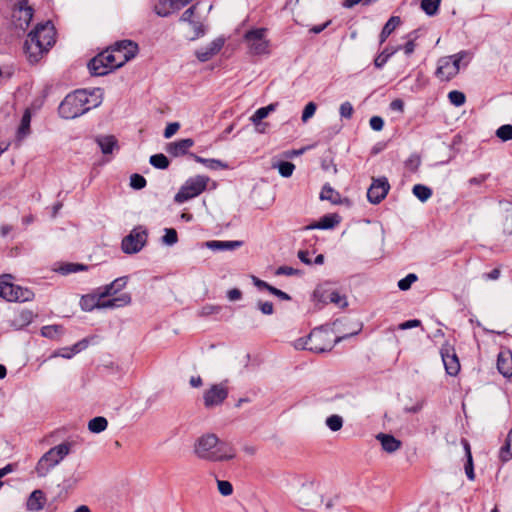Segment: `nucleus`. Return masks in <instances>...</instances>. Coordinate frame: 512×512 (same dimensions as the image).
I'll list each match as a JSON object with an SVG mask.
<instances>
[{"instance_id":"f257e3e1","label":"nucleus","mask_w":512,"mask_h":512,"mask_svg":"<svg viewBox=\"0 0 512 512\" xmlns=\"http://www.w3.org/2000/svg\"><path fill=\"white\" fill-rule=\"evenodd\" d=\"M102 100L103 91L101 88H95L91 91L86 89L76 90L68 94L60 103L59 115L65 119H74L92 108L98 107Z\"/></svg>"},{"instance_id":"f03ea898","label":"nucleus","mask_w":512,"mask_h":512,"mask_svg":"<svg viewBox=\"0 0 512 512\" xmlns=\"http://www.w3.org/2000/svg\"><path fill=\"white\" fill-rule=\"evenodd\" d=\"M55 43V29L50 21L38 24L24 42V52L30 63L42 59Z\"/></svg>"},{"instance_id":"7ed1b4c3","label":"nucleus","mask_w":512,"mask_h":512,"mask_svg":"<svg viewBox=\"0 0 512 512\" xmlns=\"http://www.w3.org/2000/svg\"><path fill=\"white\" fill-rule=\"evenodd\" d=\"M195 455L212 462L229 461L236 456L235 449L228 443L220 442L215 434H204L194 444Z\"/></svg>"},{"instance_id":"20e7f679","label":"nucleus","mask_w":512,"mask_h":512,"mask_svg":"<svg viewBox=\"0 0 512 512\" xmlns=\"http://www.w3.org/2000/svg\"><path fill=\"white\" fill-rule=\"evenodd\" d=\"M361 330V326H358L356 330L345 334L340 337H335L332 339V333L329 330L316 328L311 331V333L305 339H298L295 342V347L297 349H305L314 353H323L332 350L335 344L339 343L343 339H346L350 336L357 335Z\"/></svg>"},{"instance_id":"39448f33","label":"nucleus","mask_w":512,"mask_h":512,"mask_svg":"<svg viewBox=\"0 0 512 512\" xmlns=\"http://www.w3.org/2000/svg\"><path fill=\"white\" fill-rule=\"evenodd\" d=\"M73 447L72 442H62L50 448L37 462L35 471L39 477H45L51 469L56 467L67 455L70 454Z\"/></svg>"},{"instance_id":"423d86ee","label":"nucleus","mask_w":512,"mask_h":512,"mask_svg":"<svg viewBox=\"0 0 512 512\" xmlns=\"http://www.w3.org/2000/svg\"><path fill=\"white\" fill-rule=\"evenodd\" d=\"M12 276L3 275L0 279V297L9 302H28L34 299V293L28 288L10 282Z\"/></svg>"},{"instance_id":"0eeeda50","label":"nucleus","mask_w":512,"mask_h":512,"mask_svg":"<svg viewBox=\"0 0 512 512\" xmlns=\"http://www.w3.org/2000/svg\"><path fill=\"white\" fill-rule=\"evenodd\" d=\"M208 182L209 177L204 175L190 177L175 195V202L184 203L189 199L200 195L206 189Z\"/></svg>"},{"instance_id":"6e6552de","label":"nucleus","mask_w":512,"mask_h":512,"mask_svg":"<svg viewBox=\"0 0 512 512\" xmlns=\"http://www.w3.org/2000/svg\"><path fill=\"white\" fill-rule=\"evenodd\" d=\"M266 31L265 28H257L245 33L244 40L251 54L263 55L269 53L270 42L266 38Z\"/></svg>"},{"instance_id":"1a4fd4ad","label":"nucleus","mask_w":512,"mask_h":512,"mask_svg":"<svg viewBox=\"0 0 512 512\" xmlns=\"http://www.w3.org/2000/svg\"><path fill=\"white\" fill-rule=\"evenodd\" d=\"M229 395L228 381L212 384L203 393V404L206 409L221 406Z\"/></svg>"},{"instance_id":"9d476101","label":"nucleus","mask_w":512,"mask_h":512,"mask_svg":"<svg viewBox=\"0 0 512 512\" xmlns=\"http://www.w3.org/2000/svg\"><path fill=\"white\" fill-rule=\"evenodd\" d=\"M12 5V23L16 28L25 30L28 28L32 17L33 9L28 5V0H10Z\"/></svg>"},{"instance_id":"9b49d317","label":"nucleus","mask_w":512,"mask_h":512,"mask_svg":"<svg viewBox=\"0 0 512 512\" xmlns=\"http://www.w3.org/2000/svg\"><path fill=\"white\" fill-rule=\"evenodd\" d=\"M147 232L142 227L134 228L121 243V248L126 254H134L139 252L146 244Z\"/></svg>"},{"instance_id":"f8f14e48","label":"nucleus","mask_w":512,"mask_h":512,"mask_svg":"<svg viewBox=\"0 0 512 512\" xmlns=\"http://www.w3.org/2000/svg\"><path fill=\"white\" fill-rule=\"evenodd\" d=\"M390 189L389 182L386 177L373 179L367 191V198L372 204H379L388 194Z\"/></svg>"},{"instance_id":"ddd939ff","label":"nucleus","mask_w":512,"mask_h":512,"mask_svg":"<svg viewBox=\"0 0 512 512\" xmlns=\"http://www.w3.org/2000/svg\"><path fill=\"white\" fill-rule=\"evenodd\" d=\"M111 49L116 57L119 55L122 60H118V64L123 66L125 63L133 59L138 53V45L131 40H122L116 42Z\"/></svg>"},{"instance_id":"4468645a","label":"nucleus","mask_w":512,"mask_h":512,"mask_svg":"<svg viewBox=\"0 0 512 512\" xmlns=\"http://www.w3.org/2000/svg\"><path fill=\"white\" fill-rule=\"evenodd\" d=\"M224 38L218 37L210 42L207 46L196 50L195 55L200 62H207L217 55L223 48Z\"/></svg>"},{"instance_id":"2eb2a0df","label":"nucleus","mask_w":512,"mask_h":512,"mask_svg":"<svg viewBox=\"0 0 512 512\" xmlns=\"http://www.w3.org/2000/svg\"><path fill=\"white\" fill-rule=\"evenodd\" d=\"M452 66L450 67V78L457 75L461 69H464L472 60V53L469 51H460L450 56Z\"/></svg>"},{"instance_id":"dca6fc26","label":"nucleus","mask_w":512,"mask_h":512,"mask_svg":"<svg viewBox=\"0 0 512 512\" xmlns=\"http://www.w3.org/2000/svg\"><path fill=\"white\" fill-rule=\"evenodd\" d=\"M98 297V309L120 308L131 303V296L129 293H122L118 297L105 300V297H100V289H98Z\"/></svg>"},{"instance_id":"f3484780","label":"nucleus","mask_w":512,"mask_h":512,"mask_svg":"<svg viewBox=\"0 0 512 512\" xmlns=\"http://www.w3.org/2000/svg\"><path fill=\"white\" fill-rule=\"evenodd\" d=\"M194 140L191 138L181 139L170 142L166 146V151L173 157H179L187 154L188 150L193 147Z\"/></svg>"},{"instance_id":"a211bd4d","label":"nucleus","mask_w":512,"mask_h":512,"mask_svg":"<svg viewBox=\"0 0 512 512\" xmlns=\"http://www.w3.org/2000/svg\"><path fill=\"white\" fill-rule=\"evenodd\" d=\"M195 11L196 5H192L183 12V14L180 17V21L189 23L195 32L194 38H197L204 34V30L202 23L198 19H196Z\"/></svg>"},{"instance_id":"6ab92c4d","label":"nucleus","mask_w":512,"mask_h":512,"mask_svg":"<svg viewBox=\"0 0 512 512\" xmlns=\"http://www.w3.org/2000/svg\"><path fill=\"white\" fill-rule=\"evenodd\" d=\"M128 283V277L122 276L115 279L108 285H105L100 289V297H110L121 291Z\"/></svg>"},{"instance_id":"aec40b11","label":"nucleus","mask_w":512,"mask_h":512,"mask_svg":"<svg viewBox=\"0 0 512 512\" xmlns=\"http://www.w3.org/2000/svg\"><path fill=\"white\" fill-rule=\"evenodd\" d=\"M497 369L504 377L512 376V353L502 351L498 354Z\"/></svg>"},{"instance_id":"412c9836","label":"nucleus","mask_w":512,"mask_h":512,"mask_svg":"<svg viewBox=\"0 0 512 512\" xmlns=\"http://www.w3.org/2000/svg\"><path fill=\"white\" fill-rule=\"evenodd\" d=\"M376 439L381 443L382 449L387 453H394L400 449L402 443L390 434L379 433Z\"/></svg>"},{"instance_id":"4be33fe9","label":"nucleus","mask_w":512,"mask_h":512,"mask_svg":"<svg viewBox=\"0 0 512 512\" xmlns=\"http://www.w3.org/2000/svg\"><path fill=\"white\" fill-rule=\"evenodd\" d=\"M46 503V497L42 490H34L28 497L26 506L30 511H40L44 508Z\"/></svg>"},{"instance_id":"5701e85b","label":"nucleus","mask_w":512,"mask_h":512,"mask_svg":"<svg viewBox=\"0 0 512 512\" xmlns=\"http://www.w3.org/2000/svg\"><path fill=\"white\" fill-rule=\"evenodd\" d=\"M205 246L212 251H232L242 246L241 241L211 240L205 242Z\"/></svg>"},{"instance_id":"b1692460","label":"nucleus","mask_w":512,"mask_h":512,"mask_svg":"<svg viewBox=\"0 0 512 512\" xmlns=\"http://www.w3.org/2000/svg\"><path fill=\"white\" fill-rule=\"evenodd\" d=\"M88 68L90 73L96 76L106 75L110 72L105 64L102 52L89 61Z\"/></svg>"},{"instance_id":"393cba45","label":"nucleus","mask_w":512,"mask_h":512,"mask_svg":"<svg viewBox=\"0 0 512 512\" xmlns=\"http://www.w3.org/2000/svg\"><path fill=\"white\" fill-rule=\"evenodd\" d=\"M461 444L463 445V450L466 457V462L464 464L465 474L469 480L473 481L475 479V473L470 444L466 439H462Z\"/></svg>"},{"instance_id":"a878e982","label":"nucleus","mask_w":512,"mask_h":512,"mask_svg":"<svg viewBox=\"0 0 512 512\" xmlns=\"http://www.w3.org/2000/svg\"><path fill=\"white\" fill-rule=\"evenodd\" d=\"M339 216L336 214H328L323 216L317 223L307 227V229H331L339 223Z\"/></svg>"},{"instance_id":"bb28decb","label":"nucleus","mask_w":512,"mask_h":512,"mask_svg":"<svg viewBox=\"0 0 512 512\" xmlns=\"http://www.w3.org/2000/svg\"><path fill=\"white\" fill-rule=\"evenodd\" d=\"M96 142L100 147L103 154H111L115 147H117V140L114 136H99Z\"/></svg>"},{"instance_id":"cd10ccee","label":"nucleus","mask_w":512,"mask_h":512,"mask_svg":"<svg viewBox=\"0 0 512 512\" xmlns=\"http://www.w3.org/2000/svg\"><path fill=\"white\" fill-rule=\"evenodd\" d=\"M401 20L398 16H392L384 25L380 35L379 42L383 44L386 39L390 36V34L399 26Z\"/></svg>"},{"instance_id":"c85d7f7f","label":"nucleus","mask_w":512,"mask_h":512,"mask_svg":"<svg viewBox=\"0 0 512 512\" xmlns=\"http://www.w3.org/2000/svg\"><path fill=\"white\" fill-rule=\"evenodd\" d=\"M400 49H402L401 46L396 47H386L379 55L376 56L374 59V65L377 68H382L390 59L391 56H393L395 53H397Z\"/></svg>"},{"instance_id":"c756f323","label":"nucleus","mask_w":512,"mask_h":512,"mask_svg":"<svg viewBox=\"0 0 512 512\" xmlns=\"http://www.w3.org/2000/svg\"><path fill=\"white\" fill-rule=\"evenodd\" d=\"M190 156L197 162L203 164L205 167L211 170L217 169H226L228 167L227 164L218 159H208L198 156L196 154H190Z\"/></svg>"},{"instance_id":"7c9ffc66","label":"nucleus","mask_w":512,"mask_h":512,"mask_svg":"<svg viewBox=\"0 0 512 512\" xmlns=\"http://www.w3.org/2000/svg\"><path fill=\"white\" fill-rule=\"evenodd\" d=\"M276 107L277 103H271L268 106L257 109L255 113L250 117L251 122L254 125H259L264 118H266L271 112H273L276 109Z\"/></svg>"},{"instance_id":"2f4dec72","label":"nucleus","mask_w":512,"mask_h":512,"mask_svg":"<svg viewBox=\"0 0 512 512\" xmlns=\"http://www.w3.org/2000/svg\"><path fill=\"white\" fill-rule=\"evenodd\" d=\"M499 458L502 462L512 459V428L508 432L504 445L500 448Z\"/></svg>"},{"instance_id":"473e14b6","label":"nucleus","mask_w":512,"mask_h":512,"mask_svg":"<svg viewBox=\"0 0 512 512\" xmlns=\"http://www.w3.org/2000/svg\"><path fill=\"white\" fill-rule=\"evenodd\" d=\"M320 198L321 200H328L333 204H339L341 202V195L329 184L323 186L320 193Z\"/></svg>"},{"instance_id":"72a5a7b5","label":"nucleus","mask_w":512,"mask_h":512,"mask_svg":"<svg viewBox=\"0 0 512 512\" xmlns=\"http://www.w3.org/2000/svg\"><path fill=\"white\" fill-rule=\"evenodd\" d=\"M33 318L34 314L31 310H23L13 320V326L17 329H21L29 325L33 321Z\"/></svg>"},{"instance_id":"f704fd0d","label":"nucleus","mask_w":512,"mask_h":512,"mask_svg":"<svg viewBox=\"0 0 512 512\" xmlns=\"http://www.w3.org/2000/svg\"><path fill=\"white\" fill-rule=\"evenodd\" d=\"M107 426L108 421L102 416L94 417L88 422V429L92 433H101L106 430Z\"/></svg>"},{"instance_id":"c9c22d12","label":"nucleus","mask_w":512,"mask_h":512,"mask_svg":"<svg viewBox=\"0 0 512 512\" xmlns=\"http://www.w3.org/2000/svg\"><path fill=\"white\" fill-rule=\"evenodd\" d=\"M87 269H88V267L86 265H84V264H80V263H64V264H61L59 266L57 271L60 274H62V275H68V274L77 273V272H80V271H85Z\"/></svg>"},{"instance_id":"e433bc0d","label":"nucleus","mask_w":512,"mask_h":512,"mask_svg":"<svg viewBox=\"0 0 512 512\" xmlns=\"http://www.w3.org/2000/svg\"><path fill=\"white\" fill-rule=\"evenodd\" d=\"M103 58L105 60V64L107 65L110 71L120 68L121 64H118V60H122L119 55L116 57L115 53L111 49V47L102 52Z\"/></svg>"},{"instance_id":"4c0bfd02","label":"nucleus","mask_w":512,"mask_h":512,"mask_svg":"<svg viewBox=\"0 0 512 512\" xmlns=\"http://www.w3.org/2000/svg\"><path fill=\"white\" fill-rule=\"evenodd\" d=\"M99 297L98 292L94 295H85L80 300L81 309L84 311H92L98 309Z\"/></svg>"},{"instance_id":"58836bf2","label":"nucleus","mask_w":512,"mask_h":512,"mask_svg":"<svg viewBox=\"0 0 512 512\" xmlns=\"http://www.w3.org/2000/svg\"><path fill=\"white\" fill-rule=\"evenodd\" d=\"M31 114L26 110L22 116L20 126L18 128L17 136L19 139L25 138L30 132Z\"/></svg>"},{"instance_id":"ea45409f","label":"nucleus","mask_w":512,"mask_h":512,"mask_svg":"<svg viewBox=\"0 0 512 512\" xmlns=\"http://www.w3.org/2000/svg\"><path fill=\"white\" fill-rule=\"evenodd\" d=\"M63 333L61 325H47L41 328V335L46 338L56 339Z\"/></svg>"},{"instance_id":"a19ab883","label":"nucleus","mask_w":512,"mask_h":512,"mask_svg":"<svg viewBox=\"0 0 512 512\" xmlns=\"http://www.w3.org/2000/svg\"><path fill=\"white\" fill-rule=\"evenodd\" d=\"M412 192L414 196L417 197L421 202L427 201L432 195V190L422 184L414 185Z\"/></svg>"},{"instance_id":"79ce46f5","label":"nucleus","mask_w":512,"mask_h":512,"mask_svg":"<svg viewBox=\"0 0 512 512\" xmlns=\"http://www.w3.org/2000/svg\"><path fill=\"white\" fill-rule=\"evenodd\" d=\"M272 167L277 168L279 174L285 178L290 177L295 170V165L288 161L278 162L276 164H273Z\"/></svg>"},{"instance_id":"37998d69","label":"nucleus","mask_w":512,"mask_h":512,"mask_svg":"<svg viewBox=\"0 0 512 512\" xmlns=\"http://www.w3.org/2000/svg\"><path fill=\"white\" fill-rule=\"evenodd\" d=\"M150 164L157 169H167L169 166L168 158L162 154H154L149 159Z\"/></svg>"},{"instance_id":"c03bdc74","label":"nucleus","mask_w":512,"mask_h":512,"mask_svg":"<svg viewBox=\"0 0 512 512\" xmlns=\"http://www.w3.org/2000/svg\"><path fill=\"white\" fill-rule=\"evenodd\" d=\"M441 0H422L421 9L429 16L437 13Z\"/></svg>"},{"instance_id":"a18cd8bd","label":"nucleus","mask_w":512,"mask_h":512,"mask_svg":"<svg viewBox=\"0 0 512 512\" xmlns=\"http://www.w3.org/2000/svg\"><path fill=\"white\" fill-rule=\"evenodd\" d=\"M326 426L333 432L339 431L343 427V418L337 414H333L326 418Z\"/></svg>"},{"instance_id":"49530a36","label":"nucleus","mask_w":512,"mask_h":512,"mask_svg":"<svg viewBox=\"0 0 512 512\" xmlns=\"http://www.w3.org/2000/svg\"><path fill=\"white\" fill-rule=\"evenodd\" d=\"M418 280V276L414 273H409L404 278L398 281V288L401 291H407L411 288L412 284Z\"/></svg>"},{"instance_id":"de8ad7c7","label":"nucleus","mask_w":512,"mask_h":512,"mask_svg":"<svg viewBox=\"0 0 512 512\" xmlns=\"http://www.w3.org/2000/svg\"><path fill=\"white\" fill-rule=\"evenodd\" d=\"M164 236L162 237V243L167 246H172L177 243L178 241V235L175 229L173 228H166L164 229Z\"/></svg>"},{"instance_id":"09e8293b","label":"nucleus","mask_w":512,"mask_h":512,"mask_svg":"<svg viewBox=\"0 0 512 512\" xmlns=\"http://www.w3.org/2000/svg\"><path fill=\"white\" fill-rule=\"evenodd\" d=\"M496 136L504 142L512 140V125L505 124L500 126L496 130Z\"/></svg>"},{"instance_id":"8fccbe9b","label":"nucleus","mask_w":512,"mask_h":512,"mask_svg":"<svg viewBox=\"0 0 512 512\" xmlns=\"http://www.w3.org/2000/svg\"><path fill=\"white\" fill-rule=\"evenodd\" d=\"M328 298L331 303H334L340 308H344L348 305L346 297L337 291H332Z\"/></svg>"},{"instance_id":"3c124183","label":"nucleus","mask_w":512,"mask_h":512,"mask_svg":"<svg viewBox=\"0 0 512 512\" xmlns=\"http://www.w3.org/2000/svg\"><path fill=\"white\" fill-rule=\"evenodd\" d=\"M421 164V159L417 154H412L405 161V167L410 172H416Z\"/></svg>"},{"instance_id":"603ef678","label":"nucleus","mask_w":512,"mask_h":512,"mask_svg":"<svg viewBox=\"0 0 512 512\" xmlns=\"http://www.w3.org/2000/svg\"><path fill=\"white\" fill-rule=\"evenodd\" d=\"M146 184H147V181L142 175L137 174V173L131 175L130 186L133 189L140 190V189L144 188L146 186Z\"/></svg>"},{"instance_id":"864d4df0","label":"nucleus","mask_w":512,"mask_h":512,"mask_svg":"<svg viewBox=\"0 0 512 512\" xmlns=\"http://www.w3.org/2000/svg\"><path fill=\"white\" fill-rule=\"evenodd\" d=\"M466 102V96L463 92L458 90L450 91V103L459 107Z\"/></svg>"},{"instance_id":"5fc2aeb1","label":"nucleus","mask_w":512,"mask_h":512,"mask_svg":"<svg viewBox=\"0 0 512 512\" xmlns=\"http://www.w3.org/2000/svg\"><path fill=\"white\" fill-rule=\"evenodd\" d=\"M275 274L278 276H301L302 271L289 266H280L276 269Z\"/></svg>"},{"instance_id":"6e6d98bb","label":"nucleus","mask_w":512,"mask_h":512,"mask_svg":"<svg viewBox=\"0 0 512 512\" xmlns=\"http://www.w3.org/2000/svg\"><path fill=\"white\" fill-rule=\"evenodd\" d=\"M217 488L222 496H230L233 493L232 484L226 480H217Z\"/></svg>"},{"instance_id":"4d7b16f0","label":"nucleus","mask_w":512,"mask_h":512,"mask_svg":"<svg viewBox=\"0 0 512 512\" xmlns=\"http://www.w3.org/2000/svg\"><path fill=\"white\" fill-rule=\"evenodd\" d=\"M317 106L314 102H309L302 113V121L307 122L310 118H312L316 112Z\"/></svg>"},{"instance_id":"13d9d810","label":"nucleus","mask_w":512,"mask_h":512,"mask_svg":"<svg viewBox=\"0 0 512 512\" xmlns=\"http://www.w3.org/2000/svg\"><path fill=\"white\" fill-rule=\"evenodd\" d=\"M354 109L350 102L346 101L340 105L339 113L341 117L350 119L353 115Z\"/></svg>"},{"instance_id":"bf43d9fd","label":"nucleus","mask_w":512,"mask_h":512,"mask_svg":"<svg viewBox=\"0 0 512 512\" xmlns=\"http://www.w3.org/2000/svg\"><path fill=\"white\" fill-rule=\"evenodd\" d=\"M448 67V59L446 58H441L439 59L438 61V67L436 69V76L438 78H440L441 80H445L446 77H445V69Z\"/></svg>"},{"instance_id":"052dcab7","label":"nucleus","mask_w":512,"mask_h":512,"mask_svg":"<svg viewBox=\"0 0 512 512\" xmlns=\"http://www.w3.org/2000/svg\"><path fill=\"white\" fill-rule=\"evenodd\" d=\"M257 307L264 315H271L274 312L273 303L269 301H258Z\"/></svg>"},{"instance_id":"680f3d73","label":"nucleus","mask_w":512,"mask_h":512,"mask_svg":"<svg viewBox=\"0 0 512 512\" xmlns=\"http://www.w3.org/2000/svg\"><path fill=\"white\" fill-rule=\"evenodd\" d=\"M179 128L180 124L178 122L169 123L164 130V137L166 139L171 138L179 130Z\"/></svg>"},{"instance_id":"e2e57ef3","label":"nucleus","mask_w":512,"mask_h":512,"mask_svg":"<svg viewBox=\"0 0 512 512\" xmlns=\"http://www.w3.org/2000/svg\"><path fill=\"white\" fill-rule=\"evenodd\" d=\"M450 376L456 375L460 371V362L456 354L450 356Z\"/></svg>"},{"instance_id":"0e129e2a","label":"nucleus","mask_w":512,"mask_h":512,"mask_svg":"<svg viewBox=\"0 0 512 512\" xmlns=\"http://www.w3.org/2000/svg\"><path fill=\"white\" fill-rule=\"evenodd\" d=\"M369 124L374 131H381L384 127V120L380 116H373L370 118Z\"/></svg>"},{"instance_id":"69168bd1","label":"nucleus","mask_w":512,"mask_h":512,"mask_svg":"<svg viewBox=\"0 0 512 512\" xmlns=\"http://www.w3.org/2000/svg\"><path fill=\"white\" fill-rule=\"evenodd\" d=\"M269 292H270L272 295H274V296L278 297V298H279V299H281V300H284V301H289V300H291L290 295H288L286 292H284V291H282V290H280V289H278V288H276V287H274V286H271V287H270Z\"/></svg>"},{"instance_id":"338daca9","label":"nucleus","mask_w":512,"mask_h":512,"mask_svg":"<svg viewBox=\"0 0 512 512\" xmlns=\"http://www.w3.org/2000/svg\"><path fill=\"white\" fill-rule=\"evenodd\" d=\"M220 310H221L220 306L205 305L204 307H202L200 314L203 316H208V315L219 313Z\"/></svg>"},{"instance_id":"774afa93","label":"nucleus","mask_w":512,"mask_h":512,"mask_svg":"<svg viewBox=\"0 0 512 512\" xmlns=\"http://www.w3.org/2000/svg\"><path fill=\"white\" fill-rule=\"evenodd\" d=\"M88 346V341L86 339H83L79 342H77L76 344H74L70 350L72 351V354H77L79 353L80 351L84 350L85 348H87Z\"/></svg>"}]
</instances>
